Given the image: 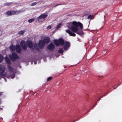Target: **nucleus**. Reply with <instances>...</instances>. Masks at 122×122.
Returning a JSON list of instances; mask_svg holds the SVG:
<instances>
[{
    "label": "nucleus",
    "mask_w": 122,
    "mask_h": 122,
    "mask_svg": "<svg viewBox=\"0 0 122 122\" xmlns=\"http://www.w3.org/2000/svg\"><path fill=\"white\" fill-rule=\"evenodd\" d=\"M8 69L9 71H6V73L4 74L3 73L5 71V68L3 65H0V72L1 73L0 76L1 77H6L8 78L13 79L15 76L14 73L16 72V71L10 66H8Z\"/></svg>",
    "instance_id": "1"
},
{
    "label": "nucleus",
    "mask_w": 122,
    "mask_h": 122,
    "mask_svg": "<svg viewBox=\"0 0 122 122\" xmlns=\"http://www.w3.org/2000/svg\"><path fill=\"white\" fill-rule=\"evenodd\" d=\"M66 25L68 28L71 29L72 32H75L79 35L82 34V32L79 31L78 26H79L81 29L83 27L82 24L80 22L73 21L72 22L67 23L66 24Z\"/></svg>",
    "instance_id": "2"
},
{
    "label": "nucleus",
    "mask_w": 122,
    "mask_h": 122,
    "mask_svg": "<svg viewBox=\"0 0 122 122\" xmlns=\"http://www.w3.org/2000/svg\"><path fill=\"white\" fill-rule=\"evenodd\" d=\"M54 42L56 45L59 46L60 45H64V50L66 51L68 50L70 46V43L67 41L64 42V41L61 38H60L58 40H54Z\"/></svg>",
    "instance_id": "3"
},
{
    "label": "nucleus",
    "mask_w": 122,
    "mask_h": 122,
    "mask_svg": "<svg viewBox=\"0 0 122 122\" xmlns=\"http://www.w3.org/2000/svg\"><path fill=\"white\" fill-rule=\"evenodd\" d=\"M50 40L49 38L48 37H46L43 40L40 41L38 45H35L34 46L35 48L37 51H38V48L42 49L44 46L45 43H48Z\"/></svg>",
    "instance_id": "4"
},
{
    "label": "nucleus",
    "mask_w": 122,
    "mask_h": 122,
    "mask_svg": "<svg viewBox=\"0 0 122 122\" xmlns=\"http://www.w3.org/2000/svg\"><path fill=\"white\" fill-rule=\"evenodd\" d=\"M10 49L12 51H14L15 50L17 53H20L21 51V48L19 45L16 46L15 47L13 45H11L10 46Z\"/></svg>",
    "instance_id": "5"
},
{
    "label": "nucleus",
    "mask_w": 122,
    "mask_h": 122,
    "mask_svg": "<svg viewBox=\"0 0 122 122\" xmlns=\"http://www.w3.org/2000/svg\"><path fill=\"white\" fill-rule=\"evenodd\" d=\"M10 58L12 61H14L15 60L17 59L18 58V56L17 54L15 53H12V55L9 56Z\"/></svg>",
    "instance_id": "6"
},
{
    "label": "nucleus",
    "mask_w": 122,
    "mask_h": 122,
    "mask_svg": "<svg viewBox=\"0 0 122 122\" xmlns=\"http://www.w3.org/2000/svg\"><path fill=\"white\" fill-rule=\"evenodd\" d=\"M20 44L23 49L26 50L27 48V45L24 41H22L20 42Z\"/></svg>",
    "instance_id": "7"
},
{
    "label": "nucleus",
    "mask_w": 122,
    "mask_h": 122,
    "mask_svg": "<svg viewBox=\"0 0 122 122\" xmlns=\"http://www.w3.org/2000/svg\"><path fill=\"white\" fill-rule=\"evenodd\" d=\"M24 11L22 10L21 11H15L14 10H11L10 11V15H14L15 14H19L20 12Z\"/></svg>",
    "instance_id": "8"
},
{
    "label": "nucleus",
    "mask_w": 122,
    "mask_h": 122,
    "mask_svg": "<svg viewBox=\"0 0 122 122\" xmlns=\"http://www.w3.org/2000/svg\"><path fill=\"white\" fill-rule=\"evenodd\" d=\"M55 45L53 43H51L49 45L47 46V48L50 50H53L54 49Z\"/></svg>",
    "instance_id": "9"
},
{
    "label": "nucleus",
    "mask_w": 122,
    "mask_h": 122,
    "mask_svg": "<svg viewBox=\"0 0 122 122\" xmlns=\"http://www.w3.org/2000/svg\"><path fill=\"white\" fill-rule=\"evenodd\" d=\"M66 32L68 33L71 36H76V34L70 30H66Z\"/></svg>",
    "instance_id": "10"
},
{
    "label": "nucleus",
    "mask_w": 122,
    "mask_h": 122,
    "mask_svg": "<svg viewBox=\"0 0 122 122\" xmlns=\"http://www.w3.org/2000/svg\"><path fill=\"white\" fill-rule=\"evenodd\" d=\"M28 47L30 48L33 49V45L32 42L30 41H29L28 42Z\"/></svg>",
    "instance_id": "11"
},
{
    "label": "nucleus",
    "mask_w": 122,
    "mask_h": 122,
    "mask_svg": "<svg viewBox=\"0 0 122 122\" xmlns=\"http://www.w3.org/2000/svg\"><path fill=\"white\" fill-rule=\"evenodd\" d=\"M5 59L7 64L10 65L11 63L9 58L7 57L6 56L5 57Z\"/></svg>",
    "instance_id": "12"
},
{
    "label": "nucleus",
    "mask_w": 122,
    "mask_h": 122,
    "mask_svg": "<svg viewBox=\"0 0 122 122\" xmlns=\"http://www.w3.org/2000/svg\"><path fill=\"white\" fill-rule=\"evenodd\" d=\"M47 15L46 14H43L41 15L40 16L43 20L46 18L47 16Z\"/></svg>",
    "instance_id": "13"
},
{
    "label": "nucleus",
    "mask_w": 122,
    "mask_h": 122,
    "mask_svg": "<svg viewBox=\"0 0 122 122\" xmlns=\"http://www.w3.org/2000/svg\"><path fill=\"white\" fill-rule=\"evenodd\" d=\"M37 18L38 19V21L40 22H43L44 20H43L42 18H41L40 16L38 17Z\"/></svg>",
    "instance_id": "14"
},
{
    "label": "nucleus",
    "mask_w": 122,
    "mask_h": 122,
    "mask_svg": "<svg viewBox=\"0 0 122 122\" xmlns=\"http://www.w3.org/2000/svg\"><path fill=\"white\" fill-rule=\"evenodd\" d=\"M25 32V30H21L19 32L18 34L19 35H23Z\"/></svg>",
    "instance_id": "15"
},
{
    "label": "nucleus",
    "mask_w": 122,
    "mask_h": 122,
    "mask_svg": "<svg viewBox=\"0 0 122 122\" xmlns=\"http://www.w3.org/2000/svg\"><path fill=\"white\" fill-rule=\"evenodd\" d=\"M61 25V23H60L58 25H57L56 27V30H57L59 28Z\"/></svg>",
    "instance_id": "16"
},
{
    "label": "nucleus",
    "mask_w": 122,
    "mask_h": 122,
    "mask_svg": "<svg viewBox=\"0 0 122 122\" xmlns=\"http://www.w3.org/2000/svg\"><path fill=\"white\" fill-rule=\"evenodd\" d=\"M10 11H8L7 12H6L5 14L7 16H8L9 15H10Z\"/></svg>",
    "instance_id": "17"
},
{
    "label": "nucleus",
    "mask_w": 122,
    "mask_h": 122,
    "mask_svg": "<svg viewBox=\"0 0 122 122\" xmlns=\"http://www.w3.org/2000/svg\"><path fill=\"white\" fill-rule=\"evenodd\" d=\"M94 18V16L92 15H90L88 16L87 19H92Z\"/></svg>",
    "instance_id": "18"
},
{
    "label": "nucleus",
    "mask_w": 122,
    "mask_h": 122,
    "mask_svg": "<svg viewBox=\"0 0 122 122\" xmlns=\"http://www.w3.org/2000/svg\"><path fill=\"white\" fill-rule=\"evenodd\" d=\"M3 59V57L2 55L0 54V63L2 61Z\"/></svg>",
    "instance_id": "19"
},
{
    "label": "nucleus",
    "mask_w": 122,
    "mask_h": 122,
    "mask_svg": "<svg viewBox=\"0 0 122 122\" xmlns=\"http://www.w3.org/2000/svg\"><path fill=\"white\" fill-rule=\"evenodd\" d=\"M34 20V18H31L28 21V22L29 23H30L33 22Z\"/></svg>",
    "instance_id": "20"
},
{
    "label": "nucleus",
    "mask_w": 122,
    "mask_h": 122,
    "mask_svg": "<svg viewBox=\"0 0 122 122\" xmlns=\"http://www.w3.org/2000/svg\"><path fill=\"white\" fill-rule=\"evenodd\" d=\"M63 50L62 48L60 49L58 51V52L61 53H63Z\"/></svg>",
    "instance_id": "21"
},
{
    "label": "nucleus",
    "mask_w": 122,
    "mask_h": 122,
    "mask_svg": "<svg viewBox=\"0 0 122 122\" xmlns=\"http://www.w3.org/2000/svg\"><path fill=\"white\" fill-rule=\"evenodd\" d=\"M11 4V3H5V5H6L7 6H9Z\"/></svg>",
    "instance_id": "22"
},
{
    "label": "nucleus",
    "mask_w": 122,
    "mask_h": 122,
    "mask_svg": "<svg viewBox=\"0 0 122 122\" xmlns=\"http://www.w3.org/2000/svg\"><path fill=\"white\" fill-rule=\"evenodd\" d=\"M37 4L36 2H34L33 3H32L31 4V5L32 6H34L36 5Z\"/></svg>",
    "instance_id": "23"
},
{
    "label": "nucleus",
    "mask_w": 122,
    "mask_h": 122,
    "mask_svg": "<svg viewBox=\"0 0 122 122\" xmlns=\"http://www.w3.org/2000/svg\"><path fill=\"white\" fill-rule=\"evenodd\" d=\"M52 77H48L47 79V81H49L50 80H51L52 79Z\"/></svg>",
    "instance_id": "24"
},
{
    "label": "nucleus",
    "mask_w": 122,
    "mask_h": 122,
    "mask_svg": "<svg viewBox=\"0 0 122 122\" xmlns=\"http://www.w3.org/2000/svg\"><path fill=\"white\" fill-rule=\"evenodd\" d=\"M51 27L50 25H49L47 27V28L48 29H51Z\"/></svg>",
    "instance_id": "25"
},
{
    "label": "nucleus",
    "mask_w": 122,
    "mask_h": 122,
    "mask_svg": "<svg viewBox=\"0 0 122 122\" xmlns=\"http://www.w3.org/2000/svg\"><path fill=\"white\" fill-rule=\"evenodd\" d=\"M102 52L104 54H105L107 53V51L106 50H104L102 51Z\"/></svg>",
    "instance_id": "26"
},
{
    "label": "nucleus",
    "mask_w": 122,
    "mask_h": 122,
    "mask_svg": "<svg viewBox=\"0 0 122 122\" xmlns=\"http://www.w3.org/2000/svg\"><path fill=\"white\" fill-rule=\"evenodd\" d=\"M61 5V4H58V5H55V7H56L58 5Z\"/></svg>",
    "instance_id": "27"
},
{
    "label": "nucleus",
    "mask_w": 122,
    "mask_h": 122,
    "mask_svg": "<svg viewBox=\"0 0 122 122\" xmlns=\"http://www.w3.org/2000/svg\"><path fill=\"white\" fill-rule=\"evenodd\" d=\"M36 63H36V62H34V64H36Z\"/></svg>",
    "instance_id": "28"
},
{
    "label": "nucleus",
    "mask_w": 122,
    "mask_h": 122,
    "mask_svg": "<svg viewBox=\"0 0 122 122\" xmlns=\"http://www.w3.org/2000/svg\"><path fill=\"white\" fill-rule=\"evenodd\" d=\"M5 80L6 81V79H5Z\"/></svg>",
    "instance_id": "29"
},
{
    "label": "nucleus",
    "mask_w": 122,
    "mask_h": 122,
    "mask_svg": "<svg viewBox=\"0 0 122 122\" xmlns=\"http://www.w3.org/2000/svg\"><path fill=\"white\" fill-rule=\"evenodd\" d=\"M104 19H105V16H104Z\"/></svg>",
    "instance_id": "30"
},
{
    "label": "nucleus",
    "mask_w": 122,
    "mask_h": 122,
    "mask_svg": "<svg viewBox=\"0 0 122 122\" xmlns=\"http://www.w3.org/2000/svg\"><path fill=\"white\" fill-rule=\"evenodd\" d=\"M116 88H115V87H114L113 88V89H115Z\"/></svg>",
    "instance_id": "31"
}]
</instances>
